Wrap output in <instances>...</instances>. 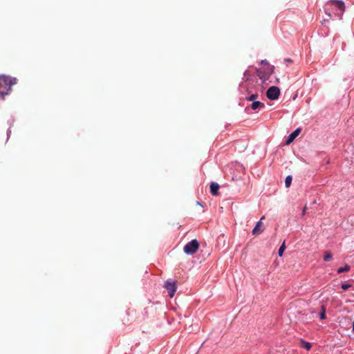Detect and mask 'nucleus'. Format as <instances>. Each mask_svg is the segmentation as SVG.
I'll return each mask as SVG.
<instances>
[{
    "mask_svg": "<svg viewBox=\"0 0 354 354\" xmlns=\"http://www.w3.org/2000/svg\"><path fill=\"white\" fill-rule=\"evenodd\" d=\"M17 80L8 75H0V98L5 100L6 95L11 91L12 86L17 84Z\"/></svg>",
    "mask_w": 354,
    "mask_h": 354,
    "instance_id": "nucleus-1",
    "label": "nucleus"
},
{
    "mask_svg": "<svg viewBox=\"0 0 354 354\" xmlns=\"http://www.w3.org/2000/svg\"><path fill=\"white\" fill-rule=\"evenodd\" d=\"M199 248V243L196 239L188 242L183 248V251L187 254H195Z\"/></svg>",
    "mask_w": 354,
    "mask_h": 354,
    "instance_id": "nucleus-2",
    "label": "nucleus"
},
{
    "mask_svg": "<svg viewBox=\"0 0 354 354\" xmlns=\"http://www.w3.org/2000/svg\"><path fill=\"white\" fill-rule=\"evenodd\" d=\"M280 95V89L275 86H270L267 92H266V96L268 99L271 100H275L279 98V96Z\"/></svg>",
    "mask_w": 354,
    "mask_h": 354,
    "instance_id": "nucleus-3",
    "label": "nucleus"
},
{
    "mask_svg": "<svg viewBox=\"0 0 354 354\" xmlns=\"http://www.w3.org/2000/svg\"><path fill=\"white\" fill-rule=\"evenodd\" d=\"M165 288L167 290L170 297H173L177 290V286L175 282L167 281L164 285Z\"/></svg>",
    "mask_w": 354,
    "mask_h": 354,
    "instance_id": "nucleus-4",
    "label": "nucleus"
},
{
    "mask_svg": "<svg viewBox=\"0 0 354 354\" xmlns=\"http://www.w3.org/2000/svg\"><path fill=\"white\" fill-rule=\"evenodd\" d=\"M265 218V216H263L260 221H258L255 225V227H254V229L252 230V234L253 235H259L260 234L261 232H263L264 228L263 227V223H262V221Z\"/></svg>",
    "mask_w": 354,
    "mask_h": 354,
    "instance_id": "nucleus-5",
    "label": "nucleus"
},
{
    "mask_svg": "<svg viewBox=\"0 0 354 354\" xmlns=\"http://www.w3.org/2000/svg\"><path fill=\"white\" fill-rule=\"evenodd\" d=\"M327 5H331L336 7L337 9H339L342 12H343L345 10V5L343 1H338V0H330Z\"/></svg>",
    "mask_w": 354,
    "mask_h": 354,
    "instance_id": "nucleus-6",
    "label": "nucleus"
},
{
    "mask_svg": "<svg viewBox=\"0 0 354 354\" xmlns=\"http://www.w3.org/2000/svg\"><path fill=\"white\" fill-rule=\"evenodd\" d=\"M301 132V129L299 128L295 130L293 132H292L288 139L286 141V145H290L293 140L299 136V134Z\"/></svg>",
    "mask_w": 354,
    "mask_h": 354,
    "instance_id": "nucleus-7",
    "label": "nucleus"
},
{
    "mask_svg": "<svg viewBox=\"0 0 354 354\" xmlns=\"http://www.w3.org/2000/svg\"><path fill=\"white\" fill-rule=\"evenodd\" d=\"M219 185L216 183H212L210 185V192L213 196L218 195Z\"/></svg>",
    "mask_w": 354,
    "mask_h": 354,
    "instance_id": "nucleus-8",
    "label": "nucleus"
},
{
    "mask_svg": "<svg viewBox=\"0 0 354 354\" xmlns=\"http://www.w3.org/2000/svg\"><path fill=\"white\" fill-rule=\"evenodd\" d=\"M264 104L259 102V101H254L252 104H251V108L253 110H256L257 109H261L264 107Z\"/></svg>",
    "mask_w": 354,
    "mask_h": 354,
    "instance_id": "nucleus-9",
    "label": "nucleus"
},
{
    "mask_svg": "<svg viewBox=\"0 0 354 354\" xmlns=\"http://www.w3.org/2000/svg\"><path fill=\"white\" fill-rule=\"evenodd\" d=\"M332 258H333V257H332L331 253L328 251H326L324 256V260L325 261H330V260H332Z\"/></svg>",
    "mask_w": 354,
    "mask_h": 354,
    "instance_id": "nucleus-10",
    "label": "nucleus"
},
{
    "mask_svg": "<svg viewBox=\"0 0 354 354\" xmlns=\"http://www.w3.org/2000/svg\"><path fill=\"white\" fill-rule=\"evenodd\" d=\"M351 269V267L348 265H346L344 267H342V268H339L338 270H337V273H342V272H348Z\"/></svg>",
    "mask_w": 354,
    "mask_h": 354,
    "instance_id": "nucleus-11",
    "label": "nucleus"
},
{
    "mask_svg": "<svg viewBox=\"0 0 354 354\" xmlns=\"http://www.w3.org/2000/svg\"><path fill=\"white\" fill-rule=\"evenodd\" d=\"M291 182H292V176H288L286 178V180H285V185L286 187H289L291 185Z\"/></svg>",
    "mask_w": 354,
    "mask_h": 354,
    "instance_id": "nucleus-12",
    "label": "nucleus"
},
{
    "mask_svg": "<svg viewBox=\"0 0 354 354\" xmlns=\"http://www.w3.org/2000/svg\"><path fill=\"white\" fill-rule=\"evenodd\" d=\"M286 249V245H285V243L283 242V244L280 246L279 249V257H281L283 255V253L284 252Z\"/></svg>",
    "mask_w": 354,
    "mask_h": 354,
    "instance_id": "nucleus-13",
    "label": "nucleus"
},
{
    "mask_svg": "<svg viewBox=\"0 0 354 354\" xmlns=\"http://www.w3.org/2000/svg\"><path fill=\"white\" fill-rule=\"evenodd\" d=\"M326 308L324 306H322V313H320V319H324L326 318Z\"/></svg>",
    "mask_w": 354,
    "mask_h": 354,
    "instance_id": "nucleus-14",
    "label": "nucleus"
},
{
    "mask_svg": "<svg viewBox=\"0 0 354 354\" xmlns=\"http://www.w3.org/2000/svg\"><path fill=\"white\" fill-rule=\"evenodd\" d=\"M258 97V95L257 94H252L248 98H247V100L248 101H254Z\"/></svg>",
    "mask_w": 354,
    "mask_h": 354,
    "instance_id": "nucleus-15",
    "label": "nucleus"
},
{
    "mask_svg": "<svg viewBox=\"0 0 354 354\" xmlns=\"http://www.w3.org/2000/svg\"><path fill=\"white\" fill-rule=\"evenodd\" d=\"M304 343V348H306V350H310V348H311V344L309 343V342H303Z\"/></svg>",
    "mask_w": 354,
    "mask_h": 354,
    "instance_id": "nucleus-16",
    "label": "nucleus"
},
{
    "mask_svg": "<svg viewBox=\"0 0 354 354\" xmlns=\"http://www.w3.org/2000/svg\"><path fill=\"white\" fill-rule=\"evenodd\" d=\"M350 287H351V284H350V283H343L342 285V288L344 290H347Z\"/></svg>",
    "mask_w": 354,
    "mask_h": 354,
    "instance_id": "nucleus-17",
    "label": "nucleus"
},
{
    "mask_svg": "<svg viewBox=\"0 0 354 354\" xmlns=\"http://www.w3.org/2000/svg\"><path fill=\"white\" fill-rule=\"evenodd\" d=\"M284 62H286V63H292V60L290 58H286L284 59Z\"/></svg>",
    "mask_w": 354,
    "mask_h": 354,
    "instance_id": "nucleus-18",
    "label": "nucleus"
},
{
    "mask_svg": "<svg viewBox=\"0 0 354 354\" xmlns=\"http://www.w3.org/2000/svg\"><path fill=\"white\" fill-rule=\"evenodd\" d=\"M258 76L259 77L260 79H263V75L259 71H258Z\"/></svg>",
    "mask_w": 354,
    "mask_h": 354,
    "instance_id": "nucleus-19",
    "label": "nucleus"
},
{
    "mask_svg": "<svg viewBox=\"0 0 354 354\" xmlns=\"http://www.w3.org/2000/svg\"><path fill=\"white\" fill-rule=\"evenodd\" d=\"M261 64L264 65L268 64V61L266 59L262 60Z\"/></svg>",
    "mask_w": 354,
    "mask_h": 354,
    "instance_id": "nucleus-20",
    "label": "nucleus"
},
{
    "mask_svg": "<svg viewBox=\"0 0 354 354\" xmlns=\"http://www.w3.org/2000/svg\"><path fill=\"white\" fill-rule=\"evenodd\" d=\"M327 15H328V17H331L330 14L329 12H327Z\"/></svg>",
    "mask_w": 354,
    "mask_h": 354,
    "instance_id": "nucleus-21",
    "label": "nucleus"
}]
</instances>
